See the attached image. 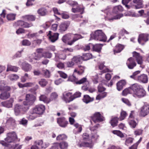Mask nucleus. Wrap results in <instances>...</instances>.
Returning a JSON list of instances; mask_svg holds the SVG:
<instances>
[{"mask_svg":"<svg viewBox=\"0 0 149 149\" xmlns=\"http://www.w3.org/2000/svg\"><path fill=\"white\" fill-rule=\"evenodd\" d=\"M122 93L124 96H126L128 94H132L134 97L139 98L143 97L146 94L143 87L137 83L131 84L129 87L123 90Z\"/></svg>","mask_w":149,"mask_h":149,"instance_id":"obj_1","label":"nucleus"},{"mask_svg":"<svg viewBox=\"0 0 149 149\" xmlns=\"http://www.w3.org/2000/svg\"><path fill=\"white\" fill-rule=\"evenodd\" d=\"M82 38L81 36L79 34H76L73 36L72 34L68 33L63 36L62 40L63 42H67L68 45H71L76 41Z\"/></svg>","mask_w":149,"mask_h":149,"instance_id":"obj_2","label":"nucleus"},{"mask_svg":"<svg viewBox=\"0 0 149 149\" xmlns=\"http://www.w3.org/2000/svg\"><path fill=\"white\" fill-rule=\"evenodd\" d=\"M107 37L102 30H98L91 34L90 40L94 39L100 41L105 42L107 40Z\"/></svg>","mask_w":149,"mask_h":149,"instance_id":"obj_3","label":"nucleus"},{"mask_svg":"<svg viewBox=\"0 0 149 149\" xmlns=\"http://www.w3.org/2000/svg\"><path fill=\"white\" fill-rule=\"evenodd\" d=\"M45 109V106L42 104H38L33 107L29 111L31 114L42 115L44 112Z\"/></svg>","mask_w":149,"mask_h":149,"instance_id":"obj_4","label":"nucleus"},{"mask_svg":"<svg viewBox=\"0 0 149 149\" xmlns=\"http://www.w3.org/2000/svg\"><path fill=\"white\" fill-rule=\"evenodd\" d=\"M36 99V97L32 94H28L26 95V100L23 102V105L26 106V109L28 110L29 107L34 104Z\"/></svg>","mask_w":149,"mask_h":149,"instance_id":"obj_5","label":"nucleus"},{"mask_svg":"<svg viewBox=\"0 0 149 149\" xmlns=\"http://www.w3.org/2000/svg\"><path fill=\"white\" fill-rule=\"evenodd\" d=\"M6 136L5 140L8 143L14 142L17 138L16 133L14 132L8 133Z\"/></svg>","mask_w":149,"mask_h":149,"instance_id":"obj_6","label":"nucleus"},{"mask_svg":"<svg viewBox=\"0 0 149 149\" xmlns=\"http://www.w3.org/2000/svg\"><path fill=\"white\" fill-rule=\"evenodd\" d=\"M85 69V67L79 65L78 68L74 70V73L72 76L69 77L68 79L71 81L75 80L76 78L74 76L75 73L77 72L78 74L81 75L84 73Z\"/></svg>","mask_w":149,"mask_h":149,"instance_id":"obj_7","label":"nucleus"},{"mask_svg":"<svg viewBox=\"0 0 149 149\" xmlns=\"http://www.w3.org/2000/svg\"><path fill=\"white\" fill-rule=\"evenodd\" d=\"M93 121L95 123H99L104 120V118L100 112H95L93 116H91Z\"/></svg>","mask_w":149,"mask_h":149,"instance_id":"obj_8","label":"nucleus"},{"mask_svg":"<svg viewBox=\"0 0 149 149\" xmlns=\"http://www.w3.org/2000/svg\"><path fill=\"white\" fill-rule=\"evenodd\" d=\"M0 143L5 147L8 148V149H21L22 146V145H19L17 144L12 145L8 144L3 141H1Z\"/></svg>","mask_w":149,"mask_h":149,"instance_id":"obj_9","label":"nucleus"},{"mask_svg":"<svg viewBox=\"0 0 149 149\" xmlns=\"http://www.w3.org/2000/svg\"><path fill=\"white\" fill-rule=\"evenodd\" d=\"M148 35L147 34H140L138 39L139 43L142 45H144L145 42L148 41Z\"/></svg>","mask_w":149,"mask_h":149,"instance_id":"obj_10","label":"nucleus"},{"mask_svg":"<svg viewBox=\"0 0 149 149\" xmlns=\"http://www.w3.org/2000/svg\"><path fill=\"white\" fill-rule=\"evenodd\" d=\"M60 146L61 149H66L68 146V143L65 142H62L59 144L58 143H54L50 149H58Z\"/></svg>","mask_w":149,"mask_h":149,"instance_id":"obj_11","label":"nucleus"},{"mask_svg":"<svg viewBox=\"0 0 149 149\" xmlns=\"http://www.w3.org/2000/svg\"><path fill=\"white\" fill-rule=\"evenodd\" d=\"M139 114L140 116L145 117L149 113V105L145 104L140 109Z\"/></svg>","mask_w":149,"mask_h":149,"instance_id":"obj_12","label":"nucleus"},{"mask_svg":"<svg viewBox=\"0 0 149 149\" xmlns=\"http://www.w3.org/2000/svg\"><path fill=\"white\" fill-rule=\"evenodd\" d=\"M126 64L128 68L130 69H133L136 65L135 60L134 58L132 57L128 59Z\"/></svg>","mask_w":149,"mask_h":149,"instance_id":"obj_13","label":"nucleus"},{"mask_svg":"<svg viewBox=\"0 0 149 149\" xmlns=\"http://www.w3.org/2000/svg\"><path fill=\"white\" fill-rule=\"evenodd\" d=\"M25 106L23 104V105H21L19 104H16L15 105L14 110L16 115H18L20 112L22 111H25L27 110L26 109V107H25Z\"/></svg>","mask_w":149,"mask_h":149,"instance_id":"obj_14","label":"nucleus"},{"mask_svg":"<svg viewBox=\"0 0 149 149\" xmlns=\"http://www.w3.org/2000/svg\"><path fill=\"white\" fill-rule=\"evenodd\" d=\"M34 143L39 149H44L47 148L49 145L48 143H44L42 140L36 141Z\"/></svg>","mask_w":149,"mask_h":149,"instance_id":"obj_15","label":"nucleus"},{"mask_svg":"<svg viewBox=\"0 0 149 149\" xmlns=\"http://www.w3.org/2000/svg\"><path fill=\"white\" fill-rule=\"evenodd\" d=\"M63 99L66 102H69L73 100L71 93L65 92L63 93Z\"/></svg>","mask_w":149,"mask_h":149,"instance_id":"obj_16","label":"nucleus"},{"mask_svg":"<svg viewBox=\"0 0 149 149\" xmlns=\"http://www.w3.org/2000/svg\"><path fill=\"white\" fill-rule=\"evenodd\" d=\"M57 122L59 125L62 127H65L68 124V121L64 117L58 118Z\"/></svg>","mask_w":149,"mask_h":149,"instance_id":"obj_17","label":"nucleus"},{"mask_svg":"<svg viewBox=\"0 0 149 149\" xmlns=\"http://www.w3.org/2000/svg\"><path fill=\"white\" fill-rule=\"evenodd\" d=\"M47 36H48L49 40L52 42H53L58 40V38L59 33H56L52 34V32L49 31L47 34Z\"/></svg>","mask_w":149,"mask_h":149,"instance_id":"obj_18","label":"nucleus"},{"mask_svg":"<svg viewBox=\"0 0 149 149\" xmlns=\"http://www.w3.org/2000/svg\"><path fill=\"white\" fill-rule=\"evenodd\" d=\"M70 23V22H65L62 23L59 26V31L63 33L66 31L69 26Z\"/></svg>","mask_w":149,"mask_h":149,"instance_id":"obj_19","label":"nucleus"},{"mask_svg":"<svg viewBox=\"0 0 149 149\" xmlns=\"http://www.w3.org/2000/svg\"><path fill=\"white\" fill-rule=\"evenodd\" d=\"M132 54L133 57L136 59L137 63L141 65L143 63V58L139 53L134 51L132 53Z\"/></svg>","mask_w":149,"mask_h":149,"instance_id":"obj_20","label":"nucleus"},{"mask_svg":"<svg viewBox=\"0 0 149 149\" xmlns=\"http://www.w3.org/2000/svg\"><path fill=\"white\" fill-rule=\"evenodd\" d=\"M13 102V99L10 98L9 100L1 102V104L3 106L9 108L12 107Z\"/></svg>","mask_w":149,"mask_h":149,"instance_id":"obj_21","label":"nucleus"},{"mask_svg":"<svg viewBox=\"0 0 149 149\" xmlns=\"http://www.w3.org/2000/svg\"><path fill=\"white\" fill-rule=\"evenodd\" d=\"M22 68L25 72H28L31 70L32 67L30 64L24 62L22 63Z\"/></svg>","mask_w":149,"mask_h":149,"instance_id":"obj_22","label":"nucleus"},{"mask_svg":"<svg viewBox=\"0 0 149 149\" xmlns=\"http://www.w3.org/2000/svg\"><path fill=\"white\" fill-rule=\"evenodd\" d=\"M123 16V15L122 14L117 15L114 16H112L111 15L109 16V15H107V16L105 17V19L106 20H108L110 21H112L114 19H120Z\"/></svg>","mask_w":149,"mask_h":149,"instance_id":"obj_23","label":"nucleus"},{"mask_svg":"<svg viewBox=\"0 0 149 149\" xmlns=\"http://www.w3.org/2000/svg\"><path fill=\"white\" fill-rule=\"evenodd\" d=\"M148 81L147 75L144 74H143L138 77V79L137 81L143 83H147Z\"/></svg>","mask_w":149,"mask_h":149,"instance_id":"obj_24","label":"nucleus"},{"mask_svg":"<svg viewBox=\"0 0 149 149\" xmlns=\"http://www.w3.org/2000/svg\"><path fill=\"white\" fill-rule=\"evenodd\" d=\"M134 111H131L129 116V124L131 127L133 128H135L137 125V123L136 122L133 120L131 119L133 117L132 113Z\"/></svg>","mask_w":149,"mask_h":149,"instance_id":"obj_25","label":"nucleus"},{"mask_svg":"<svg viewBox=\"0 0 149 149\" xmlns=\"http://www.w3.org/2000/svg\"><path fill=\"white\" fill-rule=\"evenodd\" d=\"M78 146L79 147H88L92 148L93 146V142L90 143L86 142H82L78 143Z\"/></svg>","mask_w":149,"mask_h":149,"instance_id":"obj_26","label":"nucleus"},{"mask_svg":"<svg viewBox=\"0 0 149 149\" xmlns=\"http://www.w3.org/2000/svg\"><path fill=\"white\" fill-rule=\"evenodd\" d=\"M126 82L124 80H121L118 81L117 83V89L120 91L122 90L123 87L125 85Z\"/></svg>","mask_w":149,"mask_h":149,"instance_id":"obj_27","label":"nucleus"},{"mask_svg":"<svg viewBox=\"0 0 149 149\" xmlns=\"http://www.w3.org/2000/svg\"><path fill=\"white\" fill-rule=\"evenodd\" d=\"M133 2L136 4L135 8L136 9L141 8L143 7V0H133Z\"/></svg>","mask_w":149,"mask_h":149,"instance_id":"obj_28","label":"nucleus"},{"mask_svg":"<svg viewBox=\"0 0 149 149\" xmlns=\"http://www.w3.org/2000/svg\"><path fill=\"white\" fill-rule=\"evenodd\" d=\"M10 96V94L8 91H4L1 93L0 94V98L2 100H6Z\"/></svg>","mask_w":149,"mask_h":149,"instance_id":"obj_29","label":"nucleus"},{"mask_svg":"<svg viewBox=\"0 0 149 149\" xmlns=\"http://www.w3.org/2000/svg\"><path fill=\"white\" fill-rule=\"evenodd\" d=\"M93 100V98L89 96L88 95H84L83 99V102L86 104L92 102Z\"/></svg>","mask_w":149,"mask_h":149,"instance_id":"obj_30","label":"nucleus"},{"mask_svg":"<svg viewBox=\"0 0 149 149\" xmlns=\"http://www.w3.org/2000/svg\"><path fill=\"white\" fill-rule=\"evenodd\" d=\"M39 100L43 101L45 103L48 104L50 102L49 98H48L45 95H41L39 97Z\"/></svg>","mask_w":149,"mask_h":149,"instance_id":"obj_31","label":"nucleus"},{"mask_svg":"<svg viewBox=\"0 0 149 149\" xmlns=\"http://www.w3.org/2000/svg\"><path fill=\"white\" fill-rule=\"evenodd\" d=\"M81 57L82 60L84 61H87L92 58V54L90 53L84 54Z\"/></svg>","mask_w":149,"mask_h":149,"instance_id":"obj_32","label":"nucleus"},{"mask_svg":"<svg viewBox=\"0 0 149 149\" xmlns=\"http://www.w3.org/2000/svg\"><path fill=\"white\" fill-rule=\"evenodd\" d=\"M25 20L28 21H33L35 20L36 17L33 15H26L22 17Z\"/></svg>","mask_w":149,"mask_h":149,"instance_id":"obj_33","label":"nucleus"},{"mask_svg":"<svg viewBox=\"0 0 149 149\" xmlns=\"http://www.w3.org/2000/svg\"><path fill=\"white\" fill-rule=\"evenodd\" d=\"M124 48V47L121 45L119 44L116 46L115 49L113 50L114 54L120 52Z\"/></svg>","mask_w":149,"mask_h":149,"instance_id":"obj_34","label":"nucleus"},{"mask_svg":"<svg viewBox=\"0 0 149 149\" xmlns=\"http://www.w3.org/2000/svg\"><path fill=\"white\" fill-rule=\"evenodd\" d=\"M102 46V45L101 44H96L93 46V49L94 51L99 52L101 51Z\"/></svg>","mask_w":149,"mask_h":149,"instance_id":"obj_35","label":"nucleus"},{"mask_svg":"<svg viewBox=\"0 0 149 149\" xmlns=\"http://www.w3.org/2000/svg\"><path fill=\"white\" fill-rule=\"evenodd\" d=\"M72 12L74 13H75L77 12L80 13L81 14H82L84 11V8H81L79 6H77L76 8H72Z\"/></svg>","mask_w":149,"mask_h":149,"instance_id":"obj_36","label":"nucleus"},{"mask_svg":"<svg viewBox=\"0 0 149 149\" xmlns=\"http://www.w3.org/2000/svg\"><path fill=\"white\" fill-rule=\"evenodd\" d=\"M118 118L117 117H115L113 118L110 121V123L113 127H114L117 125Z\"/></svg>","mask_w":149,"mask_h":149,"instance_id":"obj_37","label":"nucleus"},{"mask_svg":"<svg viewBox=\"0 0 149 149\" xmlns=\"http://www.w3.org/2000/svg\"><path fill=\"white\" fill-rule=\"evenodd\" d=\"M18 70V68L15 66H13L11 65L8 64L6 71L8 72L9 71H11L14 72H17Z\"/></svg>","mask_w":149,"mask_h":149,"instance_id":"obj_38","label":"nucleus"},{"mask_svg":"<svg viewBox=\"0 0 149 149\" xmlns=\"http://www.w3.org/2000/svg\"><path fill=\"white\" fill-rule=\"evenodd\" d=\"M123 10V9L122 6L118 5L114 7L113 8V12L115 13H116L119 12H122Z\"/></svg>","mask_w":149,"mask_h":149,"instance_id":"obj_39","label":"nucleus"},{"mask_svg":"<svg viewBox=\"0 0 149 149\" xmlns=\"http://www.w3.org/2000/svg\"><path fill=\"white\" fill-rule=\"evenodd\" d=\"M37 12L40 15L44 16L46 15L47 11L44 8H41L38 10Z\"/></svg>","mask_w":149,"mask_h":149,"instance_id":"obj_40","label":"nucleus"},{"mask_svg":"<svg viewBox=\"0 0 149 149\" xmlns=\"http://www.w3.org/2000/svg\"><path fill=\"white\" fill-rule=\"evenodd\" d=\"M10 88L9 86L5 85H0V91H10Z\"/></svg>","mask_w":149,"mask_h":149,"instance_id":"obj_41","label":"nucleus"},{"mask_svg":"<svg viewBox=\"0 0 149 149\" xmlns=\"http://www.w3.org/2000/svg\"><path fill=\"white\" fill-rule=\"evenodd\" d=\"M140 71L139 70H137L134 72L132 75L130 76V77L134 79L135 80L137 81L138 79V75L140 74Z\"/></svg>","mask_w":149,"mask_h":149,"instance_id":"obj_42","label":"nucleus"},{"mask_svg":"<svg viewBox=\"0 0 149 149\" xmlns=\"http://www.w3.org/2000/svg\"><path fill=\"white\" fill-rule=\"evenodd\" d=\"M16 15V14L10 13L7 15L6 18L9 21L14 20L15 19Z\"/></svg>","mask_w":149,"mask_h":149,"instance_id":"obj_43","label":"nucleus"},{"mask_svg":"<svg viewBox=\"0 0 149 149\" xmlns=\"http://www.w3.org/2000/svg\"><path fill=\"white\" fill-rule=\"evenodd\" d=\"M6 123L8 125L11 126L14 125L15 124V120L11 117L9 118L7 120Z\"/></svg>","mask_w":149,"mask_h":149,"instance_id":"obj_44","label":"nucleus"},{"mask_svg":"<svg viewBox=\"0 0 149 149\" xmlns=\"http://www.w3.org/2000/svg\"><path fill=\"white\" fill-rule=\"evenodd\" d=\"M67 138V137L65 134H62L58 135L56 137V139L57 141H60L66 139Z\"/></svg>","mask_w":149,"mask_h":149,"instance_id":"obj_45","label":"nucleus"},{"mask_svg":"<svg viewBox=\"0 0 149 149\" xmlns=\"http://www.w3.org/2000/svg\"><path fill=\"white\" fill-rule=\"evenodd\" d=\"M112 132L114 134L118 136L123 138L124 137L123 134L120 130H114L112 131Z\"/></svg>","mask_w":149,"mask_h":149,"instance_id":"obj_46","label":"nucleus"},{"mask_svg":"<svg viewBox=\"0 0 149 149\" xmlns=\"http://www.w3.org/2000/svg\"><path fill=\"white\" fill-rule=\"evenodd\" d=\"M29 76L28 74L25 73L24 75L22 76L20 78L21 81L23 83L25 82L29 79Z\"/></svg>","mask_w":149,"mask_h":149,"instance_id":"obj_47","label":"nucleus"},{"mask_svg":"<svg viewBox=\"0 0 149 149\" xmlns=\"http://www.w3.org/2000/svg\"><path fill=\"white\" fill-rule=\"evenodd\" d=\"M40 57L35 56L34 57L31 58L29 57V61L30 62L33 63H35L36 62V61L40 59Z\"/></svg>","mask_w":149,"mask_h":149,"instance_id":"obj_48","label":"nucleus"},{"mask_svg":"<svg viewBox=\"0 0 149 149\" xmlns=\"http://www.w3.org/2000/svg\"><path fill=\"white\" fill-rule=\"evenodd\" d=\"M81 57L78 56H74L72 59V61L76 63H80L81 62Z\"/></svg>","mask_w":149,"mask_h":149,"instance_id":"obj_49","label":"nucleus"},{"mask_svg":"<svg viewBox=\"0 0 149 149\" xmlns=\"http://www.w3.org/2000/svg\"><path fill=\"white\" fill-rule=\"evenodd\" d=\"M134 139L132 137H129L127 138L125 142V144L128 146L131 145L133 142Z\"/></svg>","mask_w":149,"mask_h":149,"instance_id":"obj_50","label":"nucleus"},{"mask_svg":"<svg viewBox=\"0 0 149 149\" xmlns=\"http://www.w3.org/2000/svg\"><path fill=\"white\" fill-rule=\"evenodd\" d=\"M127 116V113L125 111H122L120 113V116L118 118L119 120H123Z\"/></svg>","mask_w":149,"mask_h":149,"instance_id":"obj_51","label":"nucleus"},{"mask_svg":"<svg viewBox=\"0 0 149 149\" xmlns=\"http://www.w3.org/2000/svg\"><path fill=\"white\" fill-rule=\"evenodd\" d=\"M107 95V93L105 92H103L102 93L98 95L96 97V99L97 100H100L102 98H104Z\"/></svg>","mask_w":149,"mask_h":149,"instance_id":"obj_52","label":"nucleus"},{"mask_svg":"<svg viewBox=\"0 0 149 149\" xmlns=\"http://www.w3.org/2000/svg\"><path fill=\"white\" fill-rule=\"evenodd\" d=\"M91 134L92 136H91V139L92 140V142L96 141L98 139L99 136L97 134V133H93V132H91Z\"/></svg>","mask_w":149,"mask_h":149,"instance_id":"obj_53","label":"nucleus"},{"mask_svg":"<svg viewBox=\"0 0 149 149\" xmlns=\"http://www.w3.org/2000/svg\"><path fill=\"white\" fill-rule=\"evenodd\" d=\"M58 95L56 93H52L50 97L49 98L50 102L53 100H55L58 98Z\"/></svg>","mask_w":149,"mask_h":149,"instance_id":"obj_54","label":"nucleus"},{"mask_svg":"<svg viewBox=\"0 0 149 149\" xmlns=\"http://www.w3.org/2000/svg\"><path fill=\"white\" fill-rule=\"evenodd\" d=\"M9 77L11 81H16L19 78V76L16 74H12L9 76Z\"/></svg>","mask_w":149,"mask_h":149,"instance_id":"obj_55","label":"nucleus"},{"mask_svg":"<svg viewBox=\"0 0 149 149\" xmlns=\"http://www.w3.org/2000/svg\"><path fill=\"white\" fill-rule=\"evenodd\" d=\"M39 84L42 87L45 86L47 84V82L45 79H41L39 81Z\"/></svg>","mask_w":149,"mask_h":149,"instance_id":"obj_56","label":"nucleus"},{"mask_svg":"<svg viewBox=\"0 0 149 149\" xmlns=\"http://www.w3.org/2000/svg\"><path fill=\"white\" fill-rule=\"evenodd\" d=\"M82 17V16L77 14H74L72 16V19L77 22L80 21L81 20L80 19Z\"/></svg>","mask_w":149,"mask_h":149,"instance_id":"obj_57","label":"nucleus"},{"mask_svg":"<svg viewBox=\"0 0 149 149\" xmlns=\"http://www.w3.org/2000/svg\"><path fill=\"white\" fill-rule=\"evenodd\" d=\"M42 56L45 58H50L52 56V54L49 52H45L42 54Z\"/></svg>","mask_w":149,"mask_h":149,"instance_id":"obj_58","label":"nucleus"},{"mask_svg":"<svg viewBox=\"0 0 149 149\" xmlns=\"http://www.w3.org/2000/svg\"><path fill=\"white\" fill-rule=\"evenodd\" d=\"M84 83H88V82L87 81V79L86 77H84L76 82V84H79Z\"/></svg>","mask_w":149,"mask_h":149,"instance_id":"obj_59","label":"nucleus"},{"mask_svg":"<svg viewBox=\"0 0 149 149\" xmlns=\"http://www.w3.org/2000/svg\"><path fill=\"white\" fill-rule=\"evenodd\" d=\"M44 76L46 77L49 78L50 76V73L49 70H42Z\"/></svg>","mask_w":149,"mask_h":149,"instance_id":"obj_60","label":"nucleus"},{"mask_svg":"<svg viewBox=\"0 0 149 149\" xmlns=\"http://www.w3.org/2000/svg\"><path fill=\"white\" fill-rule=\"evenodd\" d=\"M22 44L23 45L28 46L31 45V42L27 40H24L22 42Z\"/></svg>","mask_w":149,"mask_h":149,"instance_id":"obj_61","label":"nucleus"},{"mask_svg":"<svg viewBox=\"0 0 149 149\" xmlns=\"http://www.w3.org/2000/svg\"><path fill=\"white\" fill-rule=\"evenodd\" d=\"M81 93L79 91L76 92L73 95H72V98L73 100L76 98L80 97H81Z\"/></svg>","mask_w":149,"mask_h":149,"instance_id":"obj_62","label":"nucleus"},{"mask_svg":"<svg viewBox=\"0 0 149 149\" xmlns=\"http://www.w3.org/2000/svg\"><path fill=\"white\" fill-rule=\"evenodd\" d=\"M58 73L60 75L61 77L64 79H66L67 77V74L62 71H58Z\"/></svg>","mask_w":149,"mask_h":149,"instance_id":"obj_63","label":"nucleus"},{"mask_svg":"<svg viewBox=\"0 0 149 149\" xmlns=\"http://www.w3.org/2000/svg\"><path fill=\"white\" fill-rule=\"evenodd\" d=\"M98 91L99 92H102L104 91L105 88L103 87L102 84H99L97 87Z\"/></svg>","mask_w":149,"mask_h":149,"instance_id":"obj_64","label":"nucleus"}]
</instances>
